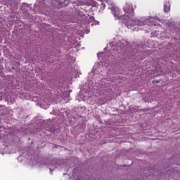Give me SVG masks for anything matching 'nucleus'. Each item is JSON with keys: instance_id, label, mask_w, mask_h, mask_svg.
<instances>
[{"instance_id": "obj_2", "label": "nucleus", "mask_w": 180, "mask_h": 180, "mask_svg": "<svg viewBox=\"0 0 180 180\" xmlns=\"http://www.w3.org/2000/svg\"><path fill=\"white\" fill-rule=\"evenodd\" d=\"M70 2L72 4H76L77 5H87L88 6H89V5H91V2H89L88 0H77L76 1H72V0L70 1Z\"/></svg>"}, {"instance_id": "obj_6", "label": "nucleus", "mask_w": 180, "mask_h": 180, "mask_svg": "<svg viewBox=\"0 0 180 180\" xmlns=\"http://www.w3.org/2000/svg\"><path fill=\"white\" fill-rule=\"evenodd\" d=\"M101 6L102 11H103V9L106 8V5L105 4V3H101Z\"/></svg>"}, {"instance_id": "obj_5", "label": "nucleus", "mask_w": 180, "mask_h": 180, "mask_svg": "<svg viewBox=\"0 0 180 180\" xmlns=\"http://www.w3.org/2000/svg\"><path fill=\"white\" fill-rule=\"evenodd\" d=\"M94 25L95 26H96V25H99V21H97V20H94V21H93V23H91V26H94Z\"/></svg>"}, {"instance_id": "obj_1", "label": "nucleus", "mask_w": 180, "mask_h": 180, "mask_svg": "<svg viewBox=\"0 0 180 180\" xmlns=\"http://www.w3.org/2000/svg\"><path fill=\"white\" fill-rule=\"evenodd\" d=\"M108 8L112 11V14L114 15L116 20H122V23H124L125 26L128 29H131L133 32L139 31V26H145L146 22L140 20L139 19H133L134 16V9L133 5L129 3L124 4L123 11L124 14L120 11V9L117 8L116 6L111 4L108 6Z\"/></svg>"}, {"instance_id": "obj_3", "label": "nucleus", "mask_w": 180, "mask_h": 180, "mask_svg": "<svg viewBox=\"0 0 180 180\" xmlns=\"http://www.w3.org/2000/svg\"><path fill=\"white\" fill-rule=\"evenodd\" d=\"M164 12H170L171 5H169V1H166L164 4Z\"/></svg>"}, {"instance_id": "obj_7", "label": "nucleus", "mask_w": 180, "mask_h": 180, "mask_svg": "<svg viewBox=\"0 0 180 180\" xmlns=\"http://www.w3.org/2000/svg\"><path fill=\"white\" fill-rule=\"evenodd\" d=\"M176 71H178V69H176Z\"/></svg>"}, {"instance_id": "obj_4", "label": "nucleus", "mask_w": 180, "mask_h": 180, "mask_svg": "<svg viewBox=\"0 0 180 180\" xmlns=\"http://www.w3.org/2000/svg\"><path fill=\"white\" fill-rule=\"evenodd\" d=\"M89 23H94L95 22V18L94 16H90L88 20Z\"/></svg>"}]
</instances>
